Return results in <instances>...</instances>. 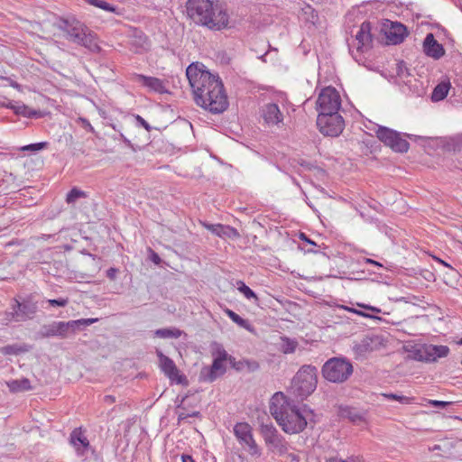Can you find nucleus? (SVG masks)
Here are the masks:
<instances>
[{"mask_svg": "<svg viewBox=\"0 0 462 462\" xmlns=\"http://www.w3.org/2000/svg\"><path fill=\"white\" fill-rule=\"evenodd\" d=\"M98 319H80L69 321H53L50 324L42 325L38 332L41 338L58 337L66 338L69 334L84 329L86 327L96 323Z\"/></svg>", "mask_w": 462, "mask_h": 462, "instance_id": "nucleus-4", "label": "nucleus"}, {"mask_svg": "<svg viewBox=\"0 0 462 462\" xmlns=\"http://www.w3.org/2000/svg\"><path fill=\"white\" fill-rule=\"evenodd\" d=\"M396 75L401 79H406L411 76L410 69L407 68L406 63L403 60H401L396 64Z\"/></svg>", "mask_w": 462, "mask_h": 462, "instance_id": "nucleus-38", "label": "nucleus"}, {"mask_svg": "<svg viewBox=\"0 0 462 462\" xmlns=\"http://www.w3.org/2000/svg\"><path fill=\"white\" fill-rule=\"evenodd\" d=\"M54 25L66 33L67 40L78 44L82 42V37L88 32V28L74 17H59Z\"/></svg>", "mask_w": 462, "mask_h": 462, "instance_id": "nucleus-13", "label": "nucleus"}, {"mask_svg": "<svg viewBox=\"0 0 462 462\" xmlns=\"http://www.w3.org/2000/svg\"><path fill=\"white\" fill-rule=\"evenodd\" d=\"M234 434L244 449L252 457H259L262 455L261 448L253 436V429L247 422H237L234 426Z\"/></svg>", "mask_w": 462, "mask_h": 462, "instance_id": "nucleus-11", "label": "nucleus"}, {"mask_svg": "<svg viewBox=\"0 0 462 462\" xmlns=\"http://www.w3.org/2000/svg\"><path fill=\"white\" fill-rule=\"evenodd\" d=\"M150 260L156 265H159L161 263H162V259L160 257V255L155 253L154 251L152 250H150Z\"/></svg>", "mask_w": 462, "mask_h": 462, "instance_id": "nucleus-52", "label": "nucleus"}, {"mask_svg": "<svg viewBox=\"0 0 462 462\" xmlns=\"http://www.w3.org/2000/svg\"><path fill=\"white\" fill-rule=\"evenodd\" d=\"M189 17L197 24L220 31L228 27V14L218 4L210 0H188Z\"/></svg>", "mask_w": 462, "mask_h": 462, "instance_id": "nucleus-3", "label": "nucleus"}, {"mask_svg": "<svg viewBox=\"0 0 462 462\" xmlns=\"http://www.w3.org/2000/svg\"><path fill=\"white\" fill-rule=\"evenodd\" d=\"M30 348H31V346L26 344H23V345L14 344V345H7V346L1 347L0 352L5 356H11V355L18 356V355L29 352Z\"/></svg>", "mask_w": 462, "mask_h": 462, "instance_id": "nucleus-31", "label": "nucleus"}, {"mask_svg": "<svg viewBox=\"0 0 462 462\" xmlns=\"http://www.w3.org/2000/svg\"><path fill=\"white\" fill-rule=\"evenodd\" d=\"M429 404L436 407V408H446L452 406L454 404L453 402H444V401H438V400H430Z\"/></svg>", "mask_w": 462, "mask_h": 462, "instance_id": "nucleus-45", "label": "nucleus"}, {"mask_svg": "<svg viewBox=\"0 0 462 462\" xmlns=\"http://www.w3.org/2000/svg\"><path fill=\"white\" fill-rule=\"evenodd\" d=\"M340 107L341 97L337 89L333 87L323 88L316 102V109L319 115H322V113H338Z\"/></svg>", "mask_w": 462, "mask_h": 462, "instance_id": "nucleus-10", "label": "nucleus"}, {"mask_svg": "<svg viewBox=\"0 0 462 462\" xmlns=\"http://www.w3.org/2000/svg\"><path fill=\"white\" fill-rule=\"evenodd\" d=\"M12 86L14 87V88H19L20 87V85L18 83H16V82L13 83Z\"/></svg>", "mask_w": 462, "mask_h": 462, "instance_id": "nucleus-64", "label": "nucleus"}, {"mask_svg": "<svg viewBox=\"0 0 462 462\" xmlns=\"http://www.w3.org/2000/svg\"><path fill=\"white\" fill-rule=\"evenodd\" d=\"M339 462H359V461L357 460V458L350 457V458H348L346 460L339 459Z\"/></svg>", "mask_w": 462, "mask_h": 462, "instance_id": "nucleus-57", "label": "nucleus"}, {"mask_svg": "<svg viewBox=\"0 0 462 462\" xmlns=\"http://www.w3.org/2000/svg\"><path fill=\"white\" fill-rule=\"evenodd\" d=\"M225 373L226 367L224 365V361L215 357L210 366H204L201 369L199 381L212 383L218 377V375L224 374Z\"/></svg>", "mask_w": 462, "mask_h": 462, "instance_id": "nucleus-16", "label": "nucleus"}, {"mask_svg": "<svg viewBox=\"0 0 462 462\" xmlns=\"http://www.w3.org/2000/svg\"><path fill=\"white\" fill-rule=\"evenodd\" d=\"M217 359L219 360H222V361H228L229 362V358L230 357H233L232 356H229L227 354V352L223 348V347H218L217 348V356H216Z\"/></svg>", "mask_w": 462, "mask_h": 462, "instance_id": "nucleus-47", "label": "nucleus"}, {"mask_svg": "<svg viewBox=\"0 0 462 462\" xmlns=\"http://www.w3.org/2000/svg\"><path fill=\"white\" fill-rule=\"evenodd\" d=\"M187 397H188V396H184V397H182V399H181V401H180V403L177 406V408H178V409H184V407H183V405H182V404H183V402H185V400H186V398H187Z\"/></svg>", "mask_w": 462, "mask_h": 462, "instance_id": "nucleus-58", "label": "nucleus"}, {"mask_svg": "<svg viewBox=\"0 0 462 462\" xmlns=\"http://www.w3.org/2000/svg\"><path fill=\"white\" fill-rule=\"evenodd\" d=\"M405 135L410 138V139H412V138H416L417 136L416 135H413V134H405Z\"/></svg>", "mask_w": 462, "mask_h": 462, "instance_id": "nucleus-61", "label": "nucleus"}, {"mask_svg": "<svg viewBox=\"0 0 462 462\" xmlns=\"http://www.w3.org/2000/svg\"><path fill=\"white\" fill-rule=\"evenodd\" d=\"M89 5L107 12L116 13V7L103 0H85Z\"/></svg>", "mask_w": 462, "mask_h": 462, "instance_id": "nucleus-37", "label": "nucleus"}, {"mask_svg": "<svg viewBox=\"0 0 462 462\" xmlns=\"http://www.w3.org/2000/svg\"><path fill=\"white\" fill-rule=\"evenodd\" d=\"M88 129L90 132H93V131H94V129H93L92 125H91L89 123H88Z\"/></svg>", "mask_w": 462, "mask_h": 462, "instance_id": "nucleus-62", "label": "nucleus"}, {"mask_svg": "<svg viewBox=\"0 0 462 462\" xmlns=\"http://www.w3.org/2000/svg\"><path fill=\"white\" fill-rule=\"evenodd\" d=\"M47 302L51 307L64 308L69 304V298L50 299L47 300Z\"/></svg>", "mask_w": 462, "mask_h": 462, "instance_id": "nucleus-42", "label": "nucleus"}, {"mask_svg": "<svg viewBox=\"0 0 462 462\" xmlns=\"http://www.w3.org/2000/svg\"><path fill=\"white\" fill-rule=\"evenodd\" d=\"M199 415V411H193L192 413L180 412L178 414V420L181 421L188 419L189 417H198Z\"/></svg>", "mask_w": 462, "mask_h": 462, "instance_id": "nucleus-51", "label": "nucleus"}, {"mask_svg": "<svg viewBox=\"0 0 462 462\" xmlns=\"http://www.w3.org/2000/svg\"><path fill=\"white\" fill-rule=\"evenodd\" d=\"M269 409L278 425L287 434L302 432L306 429L308 421H311L309 419V414L313 416L311 410L304 408L301 411L294 403V401L282 392H277L273 395Z\"/></svg>", "mask_w": 462, "mask_h": 462, "instance_id": "nucleus-1", "label": "nucleus"}, {"mask_svg": "<svg viewBox=\"0 0 462 462\" xmlns=\"http://www.w3.org/2000/svg\"><path fill=\"white\" fill-rule=\"evenodd\" d=\"M339 416L356 424H359L365 420L364 415L359 411L348 406L339 408Z\"/></svg>", "mask_w": 462, "mask_h": 462, "instance_id": "nucleus-27", "label": "nucleus"}, {"mask_svg": "<svg viewBox=\"0 0 462 462\" xmlns=\"http://www.w3.org/2000/svg\"><path fill=\"white\" fill-rule=\"evenodd\" d=\"M260 432L263 438L266 447L271 452L279 456L287 454L289 444L285 438L279 433L278 430L273 423L261 424Z\"/></svg>", "mask_w": 462, "mask_h": 462, "instance_id": "nucleus-8", "label": "nucleus"}, {"mask_svg": "<svg viewBox=\"0 0 462 462\" xmlns=\"http://www.w3.org/2000/svg\"><path fill=\"white\" fill-rule=\"evenodd\" d=\"M47 146H48L47 142H41V143H31L28 145L23 146L21 148V150L23 152L24 151L38 152V151L45 149Z\"/></svg>", "mask_w": 462, "mask_h": 462, "instance_id": "nucleus-41", "label": "nucleus"}, {"mask_svg": "<svg viewBox=\"0 0 462 462\" xmlns=\"http://www.w3.org/2000/svg\"><path fill=\"white\" fill-rule=\"evenodd\" d=\"M78 44L87 48L93 53H99L102 50L97 42L96 34L93 33L89 29L88 32H87L82 37V42L79 41Z\"/></svg>", "mask_w": 462, "mask_h": 462, "instance_id": "nucleus-28", "label": "nucleus"}, {"mask_svg": "<svg viewBox=\"0 0 462 462\" xmlns=\"http://www.w3.org/2000/svg\"><path fill=\"white\" fill-rule=\"evenodd\" d=\"M226 315L228 316V318L233 321L235 322L236 324H237L239 327L248 330V331H253L254 330V328L253 326L250 324V322L247 320V319H243L242 317H240L237 313H236L235 311L231 310H226Z\"/></svg>", "mask_w": 462, "mask_h": 462, "instance_id": "nucleus-32", "label": "nucleus"}, {"mask_svg": "<svg viewBox=\"0 0 462 462\" xmlns=\"http://www.w3.org/2000/svg\"><path fill=\"white\" fill-rule=\"evenodd\" d=\"M327 462H339V460L336 457H333L327 459Z\"/></svg>", "mask_w": 462, "mask_h": 462, "instance_id": "nucleus-59", "label": "nucleus"}, {"mask_svg": "<svg viewBox=\"0 0 462 462\" xmlns=\"http://www.w3.org/2000/svg\"><path fill=\"white\" fill-rule=\"evenodd\" d=\"M70 443L75 447L78 455H84L90 449L88 439L83 435L80 429H74L70 433Z\"/></svg>", "mask_w": 462, "mask_h": 462, "instance_id": "nucleus-20", "label": "nucleus"}, {"mask_svg": "<svg viewBox=\"0 0 462 462\" xmlns=\"http://www.w3.org/2000/svg\"><path fill=\"white\" fill-rule=\"evenodd\" d=\"M317 383V367L311 365H304L292 378L291 390L297 398L304 400L316 390Z\"/></svg>", "mask_w": 462, "mask_h": 462, "instance_id": "nucleus-5", "label": "nucleus"}, {"mask_svg": "<svg viewBox=\"0 0 462 462\" xmlns=\"http://www.w3.org/2000/svg\"><path fill=\"white\" fill-rule=\"evenodd\" d=\"M6 107L12 109L14 114L16 115H19V116H23L24 117H27V118H37V117H40L42 116V113L41 111L39 110H34V109H32L30 108L29 106H27L26 105L24 104H13L12 102H10Z\"/></svg>", "mask_w": 462, "mask_h": 462, "instance_id": "nucleus-26", "label": "nucleus"}, {"mask_svg": "<svg viewBox=\"0 0 462 462\" xmlns=\"http://www.w3.org/2000/svg\"><path fill=\"white\" fill-rule=\"evenodd\" d=\"M298 345L299 343L296 339H292L288 337H282L280 350L283 354H292L295 352Z\"/></svg>", "mask_w": 462, "mask_h": 462, "instance_id": "nucleus-33", "label": "nucleus"}, {"mask_svg": "<svg viewBox=\"0 0 462 462\" xmlns=\"http://www.w3.org/2000/svg\"><path fill=\"white\" fill-rule=\"evenodd\" d=\"M431 450H437V449H440V447L439 445H435L432 448H430Z\"/></svg>", "mask_w": 462, "mask_h": 462, "instance_id": "nucleus-63", "label": "nucleus"}, {"mask_svg": "<svg viewBox=\"0 0 462 462\" xmlns=\"http://www.w3.org/2000/svg\"><path fill=\"white\" fill-rule=\"evenodd\" d=\"M376 137L393 152L404 153L410 148L408 141L402 137V134L386 126L379 125L375 131Z\"/></svg>", "mask_w": 462, "mask_h": 462, "instance_id": "nucleus-9", "label": "nucleus"}, {"mask_svg": "<svg viewBox=\"0 0 462 462\" xmlns=\"http://www.w3.org/2000/svg\"><path fill=\"white\" fill-rule=\"evenodd\" d=\"M372 24L368 21H365L359 27L356 34V40L358 42L357 51H363L364 48H368L372 42L371 33Z\"/></svg>", "mask_w": 462, "mask_h": 462, "instance_id": "nucleus-19", "label": "nucleus"}, {"mask_svg": "<svg viewBox=\"0 0 462 462\" xmlns=\"http://www.w3.org/2000/svg\"><path fill=\"white\" fill-rule=\"evenodd\" d=\"M450 145L453 151H460L462 149V135L452 138Z\"/></svg>", "mask_w": 462, "mask_h": 462, "instance_id": "nucleus-46", "label": "nucleus"}, {"mask_svg": "<svg viewBox=\"0 0 462 462\" xmlns=\"http://www.w3.org/2000/svg\"><path fill=\"white\" fill-rule=\"evenodd\" d=\"M299 238H300V240H302V241H304V242H306V243H308V244L311 245H314V246H316V245H317V244H316L313 240L310 239V238L307 236V235H306V234H304V233H302V232H301V233H300V235H299Z\"/></svg>", "mask_w": 462, "mask_h": 462, "instance_id": "nucleus-53", "label": "nucleus"}, {"mask_svg": "<svg viewBox=\"0 0 462 462\" xmlns=\"http://www.w3.org/2000/svg\"><path fill=\"white\" fill-rule=\"evenodd\" d=\"M155 335L162 338H178L181 331L177 328H160L155 331Z\"/></svg>", "mask_w": 462, "mask_h": 462, "instance_id": "nucleus-34", "label": "nucleus"}, {"mask_svg": "<svg viewBox=\"0 0 462 462\" xmlns=\"http://www.w3.org/2000/svg\"><path fill=\"white\" fill-rule=\"evenodd\" d=\"M204 73L211 74L208 70L199 69L198 66L194 63L188 66L186 69V76L187 79H189L193 94L196 92L197 88H199V86L202 85L200 78H202V74Z\"/></svg>", "mask_w": 462, "mask_h": 462, "instance_id": "nucleus-22", "label": "nucleus"}, {"mask_svg": "<svg viewBox=\"0 0 462 462\" xmlns=\"http://www.w3.org/2000/svg\"><path fill=\"white\" fill-rule=\"evenodd\" d=\"M438 261H439L440 263H442L444 266H447V267H449V268H451V269H452V267H451L448 263H447L445 261H443V260H441V259H438Z\"/></svg>", "mask_w": 462, "mask_h": 462, "instance_id": "nucleus-60", "label": "nucleus"}, {"mask_svg": "<svg viewBox=\"0 0 462 462\" xmlns=\"http://www.w3.org/2000/svg\"><path fill=\"white\" fill-rule=\"evenodd\" d=\"M449 353L447 346L421 345L414 351V359L421 362L433 363L438 358L446 357Z\"/></svg>", "mask_w": 462, "mask_h": 462, "instance_id": "nucleus-14", "label": "nucleus"}, {"mask_svg": "<svg viewBox=\"0 0 462 462\" xmlns=\"http://www.w3.org/2000/svg\"><path fill=\"white\" fill-rule=\"evenodd\" d=\"M356 307L360 308L361 310L352 308L348 310L365 318L379 320L381 319V318L375 315L382 313V310L380 308L365 303H356Z\"/></svg>", "mask_w": 462, "mask_h": 462, "instance_id": "nucleus-24", "label": "nucleus"}, {"mask_svg": "<svg viewBox=\"0 0 462 462\" xmlns=\"http://www.w3.org/2000/svg\"><path fill=\"white\" fill-rule=\"evenodd\" d=\"M135 120L137 124L143 126L147 132H150L152 127L151 125L139 115L135 116Z\"/></svg>", "mask_w": 462, "mask_h": 462, "instance_id": "nucleus-49", "label": "nucleus"}, {"mask_svg": "<svg viewBox=\"0 0 462 462\" xmlns=\"http://www.w3.org/2000/svg\"><path fill=\"white\" fill-rule=\"evenodd\" d=\"M423 51L425 54L435 60H439L445 54L442 44L439 43L432 33H428L423 42Z\"/></svg>", "mask_w": 462, "mask_h": 462, "instance_id": "nucleus-17", "label": "nucleus"}, {"mask_svg": "<svg viewBox=\"0 0 462 462\" xmlns=\"http://www.w3.org/2000/svg\"><path fill=\"white\" fill-rule=\"evenodd\" d=\"M225 229H226L225 236H227V237H238L239 236V234L236 228L231 227L229 226H226Z\"/></svg>", "mask_w": 462, "mask_h": 462, "instance_id": "nucleus-50", "label": "nucleus"}, {"mask_svg": "<svg viewBox=\"0 0 462 462\" xmlns=\"http://www.w3.org/2000/svg\"><path fill=\"white\" fill-rule=\"evenodd\" d=\"M119 273V269L116 267H110L106 270V277L111 281H116L117 273Z\"/></svg>", "mask_w": 462, "mask_h": 462, "instance_id": "nucleus-48", "label": "nucleus"}, {"mask_svg": "<svg viewBox=\"0 0 462 462\" xmlns=\"http://www.w3.org/2000/svg\"><path fill=\"white\" fill-rule=\"evenodd\" d=\"M382 396L388 400L398 401L399 402L405 404L411 403V398L396 393H382Z\"/></svg>", "mask_w": 462, "mask_h": 462, "instance_id": "nucleus-40", "label": "nucleus"}, {"mask_svg": "<svg viewBox=\"0 0 462 462\" xmlns=\"http://www.w3.org/2000/svg\"><path fill=\"white\" fill-rule=\"evenodd\" d=\"M87 197L86 193L78 188H72L66 197V202L69 204L75 203L79 199Z\"/></svg>", "mask_w": 462, "mask_h": 462, "instance_id": "nucleus-36", "label": "nucleus"}, {"mask_svg": "<svg viewBox=\"0 0 462 462\" xmlns=\"http://www.w3.org/2000/svg\"><path fill=\"white\" fill-rule=\"evenodd\" d=\"M262 116L267 124L276 125L282 121V114L278 105L274 103L266 104L262 110Z\"/></svg>", "mask_w": 462, "mask_h": 462, "instance_id": "nucleus-23", "label": "nucleus"}, {"mask_svg": "<svg viewBox=\"0 0 462 462\" xmlns=\"http://www.w3.org/2000/svg\"><path fill=\"white\" fill-rule=\"evenodd\" d=\"M385 36L391 44H399L407 36V28L401 23H391V26L385 30Z\"/></svg>", "mask_w": 462, "mask_h": 462, "instance_id": "nucleus-18", "label": "nucleus"}, {"mask_svg": "<svg viewBox=\"0 0 462 462\" xmlns=\"http://www.w3.org/2000/svg\"><path fill=\"white\" fill-rule=\"evenodd\" d=\"M287 457L290 459V462H299L300 461L299 456L294 453H289L287 455Z\"/></svg>", "mask_w": 462, "mask_h": 462, "instance_id": "nucleus-54", "label": "nucleus"}, {"mask_svg": "<svg viewBox=\"0 0 462 462\" xmlns=\"http://www.w3.org/2000/svg\"><path fill=\"white\" fill-rule=\"evenodd\" d=\"M120 136V140L127 146L129 147L132 151L134 152H137V151H140L142 149V146L141 145H138V144H135V143H133L128 138H126L122 133H120L119 134Z\"/></svg>", "mask_w": 462, "mask_h": 462, "instance_id": "nucleus-43", "label": "nucleus"}, {"mask_svg": "<svg viewBox=\"0 0 462 462\" xmlns=\"http://www.w3.org/2000/svg\"><path fill=\"white\" fill-rule=\"evenodd\" d=\"M38 303L35 293L18 295L12 300L11 310L5 312V319L15 322L32 319L38 311Z\"/></svg>", "mask_w": 462, "mask_h": 462, "instance_id": "nucleus-6", "label": "nucleus"}, {"mask_svg": "<svg viewBox=\"0 0 462 462\" xmlns=\"http://www.w3.org/2000/svg\"><path fill=\"white\" fill-rule=\"evenodd\" d=\"M451 88V84L449 80H443L439 82L434 88L431 93V100L433 102H439L445 99L448 94V91Z\"/></svg>", "mask_w": 462, "mask_h": 462, "instance_id": "nucleus-29", "label": "nucleus"}, {"mask_svg": "<svg viewBox=\"0 0 462 462\" xmlns=\"http://www.w3.org/2000/svg\"><path fill=\"white\" fill-rule=\"evenodd\" d=\"M365 263H369V264L375 265V266H379V267L383 266L379 262H377L375 260H373V259H370V258H366L365 259Z\"/></svg>", "mask_w": 462, "mask_h": 462, "instance_id": "nucleus-55", "label": "nucleus"}, {"mask_svg": "<svg viewBox=\"0 0 462 462\" xmlns=\"http://www.w3.org/2000/svg\"><path fill=\"white\" fill-rule=\"evenodd\" d=\"M317 125L322 134L337 137L343 132L345 122L338 113H322L318 115Z\"/></svg>", "mask_w": 462, "mask_h": 462, "instance_id": "nucleus-12", "label": "nucleus"}, {"mask_svg": "<svg viewBox=\"0 0 462 462\" xmlns=\"http://www.w3.org/2000/svg\"><path fill=\"white\" fill-rule=\"evenodd\" d=\"M135 78L139 83H142L144 87L154 92L160 94L167 92L164 82L158 78L149 77L143 74H136Z\"/></svg>", "mask_w": 462, "mask_h": 462, "instance_id": "nucleus-21", "label": "nucleus"}, {"mask_svg": "<svg viewBox=\"0 0 462 462\" xmlns=\"http://www.w3.org/2000/svg\"><path fill=\"white\" fill-rule=\"evenodd\" d=\"M352 363L346 357H331L321 368L322 376L330 383H342L353 374Z\"/></svg>", "mask_w": 462, "mask_h": 462, "instance_id": "nucleus-7", "label": "nucleus"}, {"mask_svg": "<svg viewBox=\"0 0 462 462\" xmlns=\"http://www.w3.org/2000/svg\"><path fill=\"white\" fill-rule=\"evenodd\" d=\"M9 391L11 393H22L26 391H31L32 386L31 385V382L28 378H22L17 380H12L6 383Z\"/></svg>", "mask_w": 462, "mask_h": 462, "instance_id": "nucleus-30", "label": "nucleus"}, {"mask_svg": "<svg viewBox=\"0 0 462 462\" xmlns=\"http://www.w3.org/2000/svg\"><path fill=\"white\" fill-rule=\"evenodd\" d=\"M201 86L194 93L197 105L213 114L223 113L228 107L227 97L218 75L202 74Z\"/></svg>", "mask_w": 462, "mask_h": 462, "instance_id": "nucleus-2", "label": "nucleus"}, {"mask_svg": "<svg viewBox=\"0 0 462 462\" xmlns=\"http://www.w3.org/2000/svg\"><path fill=\"white\" fill-rule=\"evenodd\" d=\"M229 364L232 368H234L237 372H242L244 370H246L249 373H253L257 371L260 368V365L255 360H250V359H242L239 361H236L235 357L229 358Z\"/></svg>", "mask_w": 462, "mask_h": 462, "instance_id": "nucleus-25", "label": "nucleus"}, {"mask_svg": "<svg viewBox=\"0 0 462 462\" xmlns=\"http://www.w3.org/2000/svg\"><path fill=\"white\" fill-rule=\"evenodd\" d=\"M105 401L108 403H113L116 402V398L112 395H106L105 396Z\"/></svg>", "mask_w": 462, "mask_h": 462, "instance_id": "nucleus-56", "label": "nucleus"}, {"mask_svg": "<svg viewBox=\"0 0 462 462\" xmlns=\"http://www.w3.org/2000/svg\"><path fill=\"white\" fill-rule=\"evenodd\" d=\"M300 166H302V167L306 168L307 170H310V171H311V170H315V171H317V172H318V173H320V174H322V175H324V174H325V171H324L322 168H320V167H319V166H317V165H314V164H312V163H310V162H306V161H304V160H302V161L300 162Z\"/></svg>", "mask_w": 462, "mask_h": 462, "instance_id": "nucleus-44", "label": "nucleus"}, {"mask_svg": "<svg viewBox=\"0 0 462 462\" xmlns=\"http://www.w3.org/2000/svg\"><path fill=\"white\" fill-rule=\"evenodd\" d=\"M205 226L217 236L225 237L226 226L222 224H205Z\"/></svg>", "mask_w": 462, "mask_h": 462, "instance_id": "nucleus-39", "label": "nucleus"}, {"mask_svg": "<svg viewBox=\"0 0 462 462\" xmlns=\"http://www.w3.org/2000/svg\"><path fill=\"white\" fill-rule=\"evenodd\" d=\"M157 356L160 361V367L164 374L173 383L182 385H188L189 382L184 374H180L172 359L163 355L162 351L157 350Z\"/></svg>", "mask_w": 462, "mask_h": 462, "instance_id": "nucleus-15", "label": "nucleus"}, {"mask_svg": "<svg viewBox=\"0 0 462 462\" xmlns=\"http://www.w3.org/2000/svg\"><path fill=\"white\" fill-rule=\"evenodd\" d=\"M237 284V290L244 294V296L248 299V300H251V299H254V300H258V297L257 295L254 293V291L249 288L244 282L242 281H238L236 282Z\"/></svg>", "mask_w": 462, "mask_h": 462, "instance_id": "nucleus-35", "label": "nucleus"}]
</instances>
